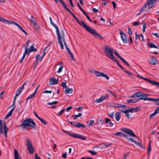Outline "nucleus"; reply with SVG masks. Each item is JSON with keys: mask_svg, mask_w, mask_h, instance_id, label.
Here are the masks:
<instances>
[{"mask_svg": "<svg viewBox=\"0 0 159 159\" xmlns=\"http://www.w3.org/2000/svg\"><path fill=\"white\" fill-rule=\"evenodd\" d=\"M60 36H61L60 40H61V41H60V42H59V40H58V39H57V40H58V43L61 47V49L62 50H63L64 49L63 45V43H62V42H63V43L65 46V47L66 48V49L68 53L70 55L69 56L70 57V59H71V60H75V59H74V57L73 53L71 52L70 51V49L67 47V45H66V40H65V34H64V31L62 29L61 30Z\"/></svg>", "mask_w": 159, "mask_h": 159, "instance_id": "1", "label": "nucleus"}, {"mask_svg": "<svg viewBox=\"0 0 159 159\" xmlns=\"http://www.w3.org/2000/svg\"><path fill=\"white\" fill-rule=\"evenodd\" d=\"M157 0H147L146 2L141 9L140 12L137 14V16H139L141 13V12L145 9V11H146L153 7L155 5V2Z\"/></svg>", "mask_w": 159, "mask_h": 159, "instance_id": "2", "label": "nucleus"}, {"mask_svg": "<svg viewBox=\"0 0 159 159\" xmlns=\"http://www.w3.org/2000/svg\"><path fill=\"white\" fill-rule=\"evenodd\" d=\"M21 125L23 128H25L28 126H31L34 129H36L35 127L36 125V124L31 118H28L24 120L21 123Z\"/></svg>", "mask_w": 159, "mask_h": 159, "instance_id": "3", "label": "nucleus"}, {"mask_svg": "<svg viewBox=\"0 0 159 159\" xmlns=\"http://www.w3.org/2000/svg\"><path fill=\"white\" fill-rule=\"evenodd\" d=\"M83 26L87 31L89 32L94 36L101 39H103V37L101 35L98 34L94 29H91L86 24H84Z\"/></svg>", "mask_w": 159, "mask_h": 159, "instance_id": "4", "label": "nucleus"}, {"mask_svg": "<svg viewBox=\"0 0 159 159\" xmlns=\"http://www.w3.org/2000/svg\"><path fill=\"white\" fill-rule=\"evenodd\" d=\"M105 51L104 52L106 56L111 60L116 59L113 54V50L112 48L109 47L108 46H104L103 47Z\"/></svg>", "mask_w": 159, "mask_h": 159, "instance_id": "5", "label": "nucleus"}, {"mask_svg": "<svg viewBox=\"0 0 159 159\" xmlns=\"http://www.w3.org/2000/svg\"><path fill=\"white\" fill-rule=\"evenodd\" d=\"M148 95H149L139 91L135 93L131 97H137L140 98L139 99L141 100H143L144 101L148 100L150 101L151 98H147V97Z\"/></svg>", "mask_w": 159, "mask_h": 159, "instance_id": "6", "label": "nucleus"}, {"mask_svg": "<svg viewBox=\"0 0 159 159\" xmlns=\"http://www.w3.org/2000/svg\"><path fill=\"white\" fill-rule=\"evenodd\" d=\"M61 5L67 11L69 12L72 15L73 18L76 20V21L80 25H82L83 26L84 24H86L84 21L82 20L80 21L78 20L74 14L70 11V9L67 8L66 4L64 2L61 4Z\"/></svg>", "mask_w": 159, "mask_h": 159, "instance_id": "7", "label": "nucleus"}, {"mask_svg": "<svg viewBox=\"0 0 159 159\" xmlns=\"http://www.w3.org/2000/svg\"><path fill=\"white\" fill-rule=\"evenodd\" d=\"M26 145L29 152L31 154L34 153V149L29 139H26Z\"/></svg>", "mask_w": 159, "mask_h": 159, "instance_id": "8", "label": "nucleus"}, {"mask_svg": "<svg viewBox=\"0 0 159 159\" xmlns=\"http://www.w3.org/2000/svg\"><path fill=\"white\" fill-rule=\"evenodd\" d=\"M49 19L50 20V22L51 24L52 25V26L54 27L56 29V33L57 34V39H58L59 40V42H60L61 40V33L59 30V29L58 28L57 26L56 25V24H54L52 21V18L51 17H49Z\"/></svg>", "mask_w": 159, "mask_h": 159, "instance_id": "9", "label": "nucleus"}, {"mask_svg": "<svg viewBox=\"0 0 159 159\" xmlns=\"http://www.w3.org/2000/svg\"><path fill=\"white\" fill-rule=\"evenodd\" d=\"M121 130L122 131L125 132L131 136L137 138V136L135 134L134 132L130 129L126 128H122Z\"/></svg>", "mask_w": 159, "mask_h": 159, "instance_id": "10", "label": "nucleus"}, {"mask_svg": "<svg viewBox=\"0 0 159 159\" xmlns=\"http://www.w3.org/2000/svg\"><path fill=\"white\" fill-rule=\"evenodd\" d=\"M67 134L71 137L75 138H79L83 140H86V137L85 136L78 134L67 133Z\"/></svg>", "mask_w": 159, "mask_h": 159, "instance_id": "11", "label": "nucleus"}, {"mask_svg": "<svg viewBox=\"0 0 159 159\" xmlns=\"http://www.w3.org/2000/svg\"><path fill=\"white\" fill-rule=\"evenodd\" d=\"M120 34L121 35V38L124 43H125L129 42V40L126 34L123 32V31L120 30Z\"/></svg>", "mask_w": 159, "mask_h": 159, "instance_id": "12", "label": "nucleus"}, {"mask_svg": "<svg viewBox=\"0 0 159 159\" xmlns=\"http://www.w3.org/2000/svg\"><path fill=\"white\" fill-rule=\"evenodd\" d=\"M58 83L57 80H56L54 77L51 78L49 80V84L50 85H53L56 84Z\"/></svg>", "mask_w": 159, "mask_h": 159, "instance_id": "13", "label": "nucleus"}, {"mask_svg": "<svg viewBox=\"0 0 159 159\" xmlns=\"http://www.w3.org/2000/svg\"><path fill=\"white\" fill-rule=\"evenodd\" d=\"M120 111L123 113H125L126 115L128 118L129 119L131 118V115L129 113V112H130V111L129 109L125 110H124L123 109H121Z\"/></svg>", "mask_w": 159, "mask_h": 159, "instance_id": "14", "label": "nucleus"}, {"mask_svg": "<svg viewBox=\"0 0 159 159\" xmlns=\"http://www.w3.org/2000/svg\"><path fill=\"white\" fill-rule=\"evenodd\" d=\"M107 96L108 95L106 94L105 96H102L99 98L97 99L96 100L94 101V102L96 103H100L105 99H107Z\"/></svg>", "mask_w": 159, "mask_h": 159, "instance_id": "15", "label": "nucleus"}, {"mask_svg": "<svg viewBox=\"0 0 159 159\" xmlns=\"http://www.w3.org/2000/svg\"><path fill=\"white\" fill-rule=\"evenodd\" d=\"M3 129L4 131L3 133H4L5 138H6V139H7V133L8 131V128L7 127L6 125L5 124L3 125Z\"/></svg>", "mask_w": 159, "mask_h": 159, "instance_id": "16", "label": "nucleus"}, {"mask_svg": "<svg viewBox=\"0 0 159 159\" xmlns=\"http://www.w3.org/2000/svg\"><path fill=\"white\" fill-rule=\"evenodd\" d=\"M14 150L15 159H22L21 157L19 154L18 151L16 149H14Z\"/></svg>", "mask_w": 159, "mask_h": 159, "instance_id": "17", "label": "nucleus"}, {"mask_svg": "<svg viewBox=\"0 0 159 159\" xmlns=\"http://www.w3.org/2000/svg\"><path fill=\"white\" fill-rule=\"evenodd\" d=\"M130 111V113L136 112L140 110L139 107H133L131 109H129Z\"/></svg>", "mask_w": 159, "mask_h": 159, "instance_id": "18", "label": "nucleus"}, {"mask_svg": "<svg viewBox=\"0 0 159 159\" xmlns=\"http://www.w3.org/2000/svg\"><path fill=\"white\" fill-rule=\"evenodd\" d=\"M115 117L116 120L118 121H119L121 117V115L119 112H116L115 113Z\"/></svg>", "mask_w": 159, "mask_h": 159, "instance_id": "19", "label": "nucleus"}, {"mask_svg": "<svg viewBox=\"0 0 159 159\" xmlns=\"http://www.w3.org/2000/svg\"><path fill=\"white\" fill-rule=\"evenodd\" d=\"M15 108V106H14L9 112L6 115L5 117V119H7L8 118L11 116L12 114V113L13 111L14 110Z\"/></svg>", "mask_w": 159, "mask_h": 159, "instance_id": "20", "label": "nucleus"}, {"mask_svg": "<svg viewBox=\"0 0 159 159\" xmlns=\"http://www.w3.org/2000/svg\"><path fill=\"white\" fill-rule=\"evenodd\" d=\"M148 46H149L151 48H155L159 49V46H156L153 43H151L150 44H148Z\"/></svg>", "mask_w": 159, "mask_h": 159, "instance_id": "21", "label": "nucleus"}, {"mask_svg": "<svg viewBox=\"0 0 159 159\" xmlns=\"http://www.w3.org/2000/svg\"><path fill=\"white\" fill-rule=\"evenodd\" d=\"M65 91L66 93H73V90L72 88L66 87L65 89Z\"/></svg>", "mask_w": 159, "mask_h": 159, "instance_id": "22", "label": "nucleus"}, {"mask_svg": "<svg viewBox=\"0 0 159 159\" xmlns=\"http://www.w3.org/2000/svg\"><path fill=\"white\" fill-rule=\"evenodd\" d=\"M157 61L156 59L154 57H152L151 58L150 63L153 65H156L157 64Z\"/></svg>", "mask_w": 159, "mask_h": 159, "instance_id": "23", "label": "nucleus"}, {"mask_svg": "<svg viewBox=\"0 0 159 159\" xmlns=\"http://www.w3.org/2000/svg\"><path fill=\"white\" fill-rule=\"evenodd\" d=\"M75 127H77L78 128L83 127L84 128H85L86 126L78 122L76 124Z\"/></svg>", "mask_w": 159, "mask_h": 159, "instance_id": "24", "label": "nucleus"}, {"mask_svg": "<svg viewBox=\"0 0 159 159\" xmlns=\"http://www.w3.org/2000/svg\"><path fill=\"white\" fill-rule=\"evenodd\" d=\"M150 101H153L156 104L159 105V98H151Z\"/></svg>", "mask_w": 159, "mask_h": 159, "instance_id": "25", "label": "nucleus"}, {"mask_svg": "<svg viewBox=\"0 0 159 159\" xmlns=\"http://www.w3.org/2000/svg\"><path fill=\"white\" fill-rule=\"evenodd\" d=\"M7 22L5 21V23L7 24H12L15 25H16L17 24V23H16L13 21H9L7 20Z\"/></svg>", "mask_w": 159, "mask_h": 159, "instance_id": "26", "label": "nucleus"}, {"mask_svg": "<svg viewBox=\"0 0 159 159\" xmlns=\"http://www.w3.org/2000/svg\"><path fill=\"white\" fill-rule=\"evenodd\" d=\"M31 23L32 24H33L36 22V20L35 18L33 16H31V18L30 19Z\"/></svg>", "mask_w": 159, "mask_h": 159, "instance_id": "27", "label": "nucleus"}, {"mask_svg": "<svg viewBox=\"0 0 159 159\" xmlns=\"http://www.w3.org/2000/svg\"><path fill=\"white\" fill-rule=\"evenodd\" d=\"M98 123V124H102L104 122V120L102 118H98L97 119Z\"/></svg>", "mask_w": 159, "mask_h": 159, "instance_id": "28", "label": "nucleus"}, {"mask_svg": "<svg viewBox=\"0 0 159 159\" xmlns=\"http://www.w3.org/2000/svg\"><path fill=\"white\" fill-rule=\"evenodd\" d=\"M29 50L30 52H33L34 51L36 52L37 51V49L34 48V47L33 45L30 46Z\"/></svg>", "mask_w": 159, "mask_h": 159, "instance_id": "29", "label": "nucleus"}, {"mask_svg": "<svg viewBox=\"0 0 159 159\" xmlns=\"http://www.w3.org/2000/svg\"><path fill=\"white\" fill-rule=\"evenodd\" d=\"M2 121L1 119H0V133L1 134H3L2 126Z\"/></svg>", "mask_w": 159, "mask_h": 159, "instance_id": "30", "label": "nucleus"}, {"mask_svg": "<svg viewBox=\"0 0 159 159\" xmlns=\"http://www.w3.org/2000/svg\"><path fill=\"white\" fill-rule=\"evenodd\" d=\"M82 113H79L77 115H73L72 116L74 119L75 120L78 117H80L82 116Z\"/></svg>", "mask_w": 159, "mask_h": 159, "instance_id": "31", "label": "nucleus"}, {"mask_svg": "<svg viewBox=\"0 0 159 159\" xmlns=\"http://www.w3.org/2000/svg\"><path fill=\"white\" fill-rule=\"evenodd\" d=\"M102 73V72L96 70L94 74L97 77L101 76Z\"/></svg>", "mask_w": 159, "mask_h": 159, "instance_id": "32", "label": "nucleus"}, {"mask_svg": "<svg viewBox=\"0 0 159 159\" xmlns=\"http://www.w3.org/2000/svg\"><path fill=\"white\" fill-rule=\"evenodd\" d=\"M30 82L29 81H26L24 83V84L22 85V86L19 88L21 90H22V89H24V86L25 85H26V84H30Z\"/></svg>", "mask_w": 159, "mask_h": 159, "instance_id": "33", "label": "nucleus"}, {"mask_svg": "<svg viewBox=\"0 0 159 159\" xmlns=\"http://www.w3.org/2000/svg\"><path fill=\"white\" fill-rule=\"evenodd\" d=\"M114 54L117 56L119 58H120L121 60L123 58L119 54L117 51H115L114 52Z\"/></svg>", "mask_w": 159, "mask_h": 159, "instance_id": "34", "label": "nucleus"}, {"mask_svg": "<svg viewBox=\"0 0 159 159\" xmlns=\"http://www.w3.org/2000/svg\"><path fill=\"white\" fill-rule=\"evenodd\" d=\"M21 90L19 88L18 90L16 92V97L18 96L21 93Z\"/></svg>", "mask_w": 159, "mask_h": 159, "instance_id": "35", "label": "nucleus"}, {"mask_svg": "<svg viewBox=\"0 0 159 159\" xmlns=\"http://www.w3.org/2000/svg\"><path fill=\"white\" fill-rule=\"evenodd\" d=\"M138 101L137 100H134L133 99H129L127 100V102L128 103H129L130 102H133L135 103L137 102Z\"/></svg>", "mask_w": 159, "mask_h": 159, "instance_id": "36", "label": "nucleus"}, {"mask_svg": "<svg viewBox=\"0 0 159 159\" xmlns=\"http://www.w3.org/2000/svg\"><path fill=\"white\" fill-rule=\"evenodd\" d=\"M120 104L117 103H114L113 105V107L115 108L120 107Z\"/></svg>", "mask_w": 159, "mask_h": 159, "instance_id": "37", "label": "nucleus"}, {"mask_svg": "<svg viewBox=\"0 0 159 159\" xmlns=\"http://www.w3.org/2000/svg\"><path fill=\"white\" fill-rule=\"evenodd\" d=\"M39 54H37L35 56V59L36 60V64L35 65V66H36L37 64H38V61H39Z\"/></svg>", "mask_w": 159, "mask_h": 159, "instance_id": "38", "label": "nucleus"}, {"mask_svg": "<svg viewBox=\"0 0 159 159\" xmlns=\"http://www.w3.org/2000/svg\"><path fill=\"white\" fill-rule=\"evenodd\" d=\"M58 103V102L55 101L52 102H49L48 103L47 105H51L53 104H56Z\"/></svg>", "mask_w": 159, "mask_h": 159, "instance_id": "39", "label": "nucleus"}, {"mask_svg": "<svg viewBox=\"0 0 159 159\" xmlns=\"http://www.w3.org/2000/svg\"><path fill=\"white\" fill-rule=\"evenodd\" d=\"M40 121H41V122L43 123V124H45V125H47V122L44 119L41 118L40 117H39L38 119Z\"/></svg>", "mask_w": 159, "mask_h": 159, "instance_id": "40", "label": "nucleus"}, {"mask_svg": "<svg viewBox=\"0 0 159 159\" xmlns=\"http://www.w3.org/2000/svg\"><path fill=\"white\" fill-rule=\"evenodd\" d=\"M114 112H113L111 113H108L107 114V115L109 117H110L111 118L113 119L114 116Z\"/></svg>", "mask_w": 159, "mask_h": 159, "instance_id": "41", "label": "nucleus"}, {"mask_svg": "<svg viewBox=\"0 0 159 159\" xmlns=\"http://www.w3.org/2000/svg\"><path fill=\"white\" fill-rule=\"evenodd\" d=\"M151 141H150L148 145V156L149 155L150 152V151L151 150Z\"/></svg>", "mask_w": 159, "mask_h": 159, "instance_id": "42", "label": "nucleus"}, {"mask_svg": "<svg viewBox=\"0 0 159 159\" xmlns=\"http://www.w3.org/2000/svg\"><path fill=\"white\" fill-rule=\"evenodd\" d=\"M89 152L92 155H96L97 154V153L94 151H92L91 150H88Z\"/></svg>", "mask_w": 159, "mask_h": 159, "instance_id": "43", "label": "nucleus"}, {"mask_svg": "<svg viewBox=\"0 0 159 159\" xmlns=\"http://www.w3.org/2000/svg\"><path fill=\"white\" fill-rule=\"evenodd\" d=\"M135 144L141 148H144L143 145L141 143L136 142Z\"/></svg>", "mask_w": 159, "mask_h": 159, "instance_id": "44", "label": "nucleus"}, {"mask_svg": "<svg viewBox=\"0 0 159 159\" xmlns=\"http://www.w3.org/2000/svg\"><path fill=\"white\" fill-rule=\"evenodd\" d=\"M124 133L122 132H118L116 133V135L118 136L123 137Z\"/></svg>", "mask_w": 159, "mask_h": 159, "instance_id": "45", "label": "nucleus"}, {"mask_svg": "<svg viewBox=\"0 0 159 159\" xmlns=\"http://www.w3.org/2000/svg\"><path fill=\"white\" fill-rule=\"evenodd\" d=\"M101 76H102L106 78L107 80H109V78L108 76L107 75L103 73H102Z\"/></svg>", "mask_w": 159, "mask_h": 159, "instance_id": "46", "label": "nucleus"}, {"mask_svg": "<svg viewBox=\"0 0 159 159\" xmlns=\"http://www.w3.org/2000/svg\"><path fill=\"white\" fill-rule=\"evenodd\" d=\"M129 76L130 77L132 76L133 73L130 72L128 70H125V71Z\"/></svg>", "mask_w": 159, "mask_h": 159, "instance_id": "47", "label": "nucleus"}, {"mask_svg": "<svg viewBox=\"0 0 159 159\" xmlns=\"http://www.w3.org/2000/svg\"><path fill=\"white\" fill-rule=\"evenodd\" d=\"M35 94L33 93L32 94L30 95L28 97V98L26 99V100L32 98L35 96Z\"/></svg>", "mask_w": 159, "mask_h": 159, "instance_id": "48", "label": "nucleus"}, {"mask_svg": "<svg viewBox=\"0 0 159 159\" xmlns=\"http://www.w3.org/2000/svg\"><path fill=\"white\" fill-rule=\"evenodd\" d=\"M107 92L110 93L114 97H116V95L112 91H111L110 90L108 89L107 90Z\"/></svg>", "mask_w": 159, "mask_h": 159, "instance_id": "49", "label": "nucleus"}, {"mask_svg": "<svg viewBox=\"0 0 159 159\" xmlns=\"http://www.w3.org/2000/svg\"><path fill=\"white\" fill-rule=\"evenodd\" d=\"M111 60L112 61H115L116 62V63H117V65L118 66H119V67L121 66V65L119 63V62H118V59L116 57V59H114V60Z\"/></svg>", "mask_w": 159, "mask_h": 159, "instance_id": "50", "label": "nucleus"}, {"mask_svg": "<svg viewBox=\"0 0 159 159\" xmlns=\"http://www.w3.org/2000/svg\"><path fill=\"white\" fill-rule=\"evenodd\" d=\"M152 85L155 86H156L157 87H159V83L157 81H154Z\"/></svg>", "mask_w": 159, "mask_h": 159, "instance_id": "51", "label": "nucleus"}, {"mask_svg": "<svg viewBox=\"0 0 159 159\" xmlns=\"http://www.w3.org/2000/svg\"><path fill=\"white\" fill-rule=\"evenodd\" d=\"M30 52L29 51L28 48H25V51L24 52L26 54L28 55L29 54V53Z\"/></svg>", "mask_w": 159, "mask_h": 159, "instance_id": "52", "label": "nucleus"}, {"mask_svg": "<svg viewBox=\"0 0 159 159\" xmlns=\"http://www.w3.org/2000/svg\"><path fill=\"white\" fill-rule=\"evenodd\" d=\"M33 24L34 25V27L35 29H38L39 28V26L38 24L37 23V22H36Z\"/></svg>", "mask_w": 159, "mask_h": 159, "instance_id": "53", "label": "nucleus"}, {"mask_svg": "<svg viewBox=\"0 0 159 159\" xmlns=\"http://www.w3.org/2000/svg\"><path fill=\"white\" fill-rule=\"evenodd\" d=\"M0 21L5 23V22H7V20L3 18L0 16Z\"/></svg>", "mask_w": 159, "mask_h": 159, "instance_id": "54", "label": "nucleus"}, {"mask_svg": "<svg viewBox=\"0 0 159 159\" xmlns=\"http://www.w3.org/2000/svg\"><path fill=\"white\" fill-rule=\"evenodd\" d=\"M127 140L129 141H130L132 142V143H136V141H135L134 139H133L131 138H129V137Z\"/></svg>", "mask_w": 159, "mask_h": 159, "instance_id": "55", "label": "nucleus"}, {"mask_svg": "<svg viewBox=\"0 0 159 159\" xmlns=\"http://www.w3.org/2000/svg\"><path fill=\"white\" fill-rule=\"evenodd\" d=\"M128 34L129 36H131V35L132 34V31L131 30L129 27H128Z\"/></svg>", "mask_w": 159, "mask_h": 159, "instance_id": "56", "label": "nucleus"}, {"mask_svg": "<svg viewBox=\"0 0 159 159\" xmlns=\"http://www.w3.org/2000/svg\"><path fill=\"white\" fill-rule=\"evenodd\" d=\"M128 154L129 153H125L123 155V157L122 159H126V157L128 156Z\"/></svg>", "mask_w": 159, "mask_h": 159, "instance_id": "57", "label": "nucleus"}, {"mask_svg": "<svg viewBox=\"0 0 159 159\" xmlns=\"http://www.w3.org/2000/svg\"><path fill=\"white\" fill-rule=\"evenodd\" d=\"M69 123H70V124H71L72 125L75 126H75L76 125V124L75 122H72V121H71V122H70V121H69Z\"/></svg>", "mask_w": 159, "mask_h": 159, "instance_id": "58", "label": "nucleus"}, {"mask_svg": "<svg viewBox=\"0 0 159 159\" xmlns=\"http://www.w3.org/2000/svg\"><path fill=\"white\" fill-rule=\"evenodd\" d=\"M66 82H63L61 84V86L63 87H64V88H66V87H66Z\"/></svg>", "mask_w": 159, "mask_h": 159, "instance_id": "59", "label": "nucleus"}, {"mask_svg": "<svg viewBox=\"0 0 159 159\" xmlns=\"http://www.w3.org/2000/svg\"><path fill=\"white\" fill-rule=\"evenodd\" d=\"M135 39L136 40L139 39L140 38V37H139V36L137 34V32H136L135 33Z\"/></svg>", "mask_w": 159, "mask_h": 159, "instance_id": "60", "label": "nucleus"}, {"mask_svg": "<svg viewBox=\"0 0 159 159\" xmlns=\"http://www.w3.org/2000/svg\"><path fill=\"white\" fill-rule=\"evenodd\" d=\"M63 68V67L62 66H61L59 68L58 70L57 71V72L58 73H59L62 71V69Z\"/></svg>", "mask_w": 159, "mask_h": 159, "instance_id": "61", "label": "nucleus"}, {"mask_svg": "<svg viewBox=\"0 0 159 159\" xmlns=\"http://www.w3.org/2000/svg\"><path fill=\"white\" fill-rule=\"evenodd\" d=\"M105 121L106 124H107L109 123L110 121H111V120L107 118H105Z\"/></svg>", "mask_w": 159, "mask_h": 159, "instance_id": "62", "label": "nucleus"}, {"mask_svg": "<svg viewBox=\"0 0 159 159\" xmlns=\"http://www.w3.org/2000/svg\"><path fill=\"white\" fill-rule=\"evenodd\" d=\"M105 121L106 124H107L109 123L110 121H111V120L107 118H105Z\"/></svg>", "mask_w": 159, "mask_h": 159, "instance_id": "63", "label": "nucleus"}, {"mask_svg": "<svg viewBox=\"0 0 159 159\" xmlns=\"http://www.w3.org/2000/svg\"><path fill=\"white\" fill-rule=\"evenodd\" d=\"M159 111V107H157L155 110L154 113L157 114V113H158Z\"/></svg>", "mask_w": 159, "mask_h": 159, "instance_id": "64", "label": "nucleus"}]
</instances>
